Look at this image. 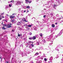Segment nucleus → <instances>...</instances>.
<instances>
[{
    "mask_svg": "<svg viewBox=\"0 0 63 63\" xmlns=\"http://www.w3.org/2000/svg\"><path fill=\"white\" fill-rule=\"evenodd\" d=\"M63 31V30H62L57 35H56L55 37H54V38H53V35L52 34L50 35L49 36H47V38L48 39L47 40L48 41H49V39H51L52 40L51 41V42H53L54 39L56 38L58 36H59L61 35Z\"/></svg>",
    "mask_w": 63,
    "mask_h": 63,
    "instance_id": "obj_1",
    "label": "nucleus"
},
{
    "mask_svg": "<svg viewBox=\"0 0 63 63\" xmlns=\"http://www.w3.org/2000/svg\"><path fill=\"white\" fill-rule=\"evenodd\" d=\"M16 5H19L21 4V2L20 1H15Z\"/></svg>",
    "mask_w": 63,
    "mask_h": 63,
    "instance_id": "obj_2",
    "label": "nucleus"
},
{
    "mask_svg": "<svg viewBox=\"0 0 63 63\" xmlns=\"http://www.w3.org/2000/svg\"><path fill=\"white\" fill-rule=\"evenodd\" d=\"M53 59V57H51L49 59V61H48V63H50V62H52V60Z\"/></svg>",
    "mask_w": 63,
    "mask_h": 63,
    "instance_id": "obj_3",
    "label": "nucleus"
},
{
    "mask_svg": "<svg viewBox=\"0 0 63 63\" xmlns=\"http://www.w3.org/2000/svg\"><path fill=\"white\" fill-rule=\"evenodd\" d=\"M56 3H61V0H56Z\"/></svg>",
    "mask_w": 63,
    "mask_h": 63,
    "instance_id": "obj_4",
    "label": "nucleus"
},
{
    "mask_svg": "<svg viewBox=\"0 0 63 63\" xmlns=\"http://www.w3.org/2000/svg\"><path fill=\"white\" fill-rule=\"evenodd\" d=\"M32 25V24L31 23H30V24L29 23V25H28L27 26H28L29 27H31Z\"/></svg>",
    "mask_w": 63,
    "mask_h": 63,
    "instance_id": "obj_5",
    "label": "nucleus"
},
{
    "mask_svg": "<svg viewBox=\"0 0 63 63\" xmlns=\"http://www.w3.org/2000/svg\"><path fill=\"white\" fill-rule=\"evenodd\" d=\"M45 57H46V56H41L40 58V59H41L42 60H43V58H45Z\"/></svg>",
    "mask_w": 63,
    "mask_h": 63,
    "instance_id": "obj_6",
    "label": "nucleus"
},
{
    "mask_svg": "<svg viewBox=\"0 0 63 63\" xmlns=\"http://www.w3.org/2000/svg\"><path fill=\"white\" fill-rule=\"evenodd\" d=\"M22 20L23 21H24L25 22H28V21L26 20V19H25V18H23L22 19Z\"/></svg>",
    "mask_w": 63,
    "mask_h": 63,
    "instance_id": "obj_7",
    "label": "nucleus"
},
{
    "mask_svg": "<svg viewBox=\"0 0 63 63\" xmlns=\"http://www.w3.org/2000/svg\"><path fill=\"white\" fill-rule=\"evenodd\" d=\"M12 25V24H11L10 25L8 24L7 25V28H10V27H11V25Z\"/></svg>",
    "mask_w": 63,
    "mask_h": 63,
    "instance_id": "obj_8",
    "label": "nucleus"
},
{
    "mask_svg": "<svg viewBox=\"0 0 63 63\" xmlns=\"http://www.w3.org/2000/svg\"><path fill=\"white\" fill-rule=\"evenodd\" d=\"M15 17V16H11L10 17V18H11V20H12V19H13V18H14Z\"/></svg>",
    "mask_w": 63,
    "mask_h": 63,
    "instance_id": "obj_9",
    "label": "nucleus"
},
{
    "mask_svg": "<svg viewBox=\"0 0 63 63\" xmlns=\"http://www.w3.org/2000/svg\"><path fill=\"white\" fill-rule=\"evenodd\" d=\"M57 4H55L54 5H53V6L54 7V9H56V8H55V7H56L57 6Z\"/></svg>",
    "mask_w": 63,
    "mask_h": 63,
    "instance_id": "obj_10",
    "label": "nucleus"
},
{
    "mask_svg": "<svg viewBox=\"0 0 63 63\" xmlns=\"http://www.w3.org/2000/svg\"><path fill=\"white\" fill-rule=\"evenodd\" d=\"M42 61L41 60L40 61H37L36 62V63H42Z\"/></svg>",
    "mask_w": 63,
    "mask_h": 63,
    "instance_id": "obj_11",
    "label": "nucleus"
},
{
    "mask_svg": "<svg viewBox=\"0 0 63 63\" xmlns=\"http://www.w3.org/2000/svg\"><path fill=\"white\" fill-rule=\"evenodd\" d=\"M18 37H20V38L22 39V34H18Z\"/></svg>",
    "mask_w": 63,
    "mask_h": 63,
    "instance_id": "obj_12",
    "label": "nucleus"
},
{
    "mask_svg": "<svg viewBox=\"0 0 63 63\" xmlns=\"http://www.w3.org/2000/svg\"><path fill=\"white\" fill-rule=\"evenodd\" d=\"M21 24L20 23V22H17V25H21Z\"/></svg>",
    "mask_w": 63,
    "mask_h": 63,
    "instance_id": "obj_13",
    "label": "nucleus"
},
{
    "mask_svg": "<svg viewBox=\"0 0 63 63\" xmlns=\"http://www.w3.org/2000/svg\"><path fill=\"white\" fill-rule=\"evenodd\" d=\"M32 40H35L36 39V36H34L32 37Z\"/></svg>",
    "mask_w": 63,
    "mask_h": 63,
    "instance_id": "obj_14",
    "label": "nucleus"
},
{
    "mask_svg": "<svg viewBox=\"0 0 63 63\" xmlns=\"http://www.w3.org/2000/svg\"><path fill=\"white\" fill-rule=\"evenodd\" d=\"M26 2L25 3H26V4H28V3L29 2V1L28 0H25Z\"/></svg>",
    "mask_w": 63,
    "mask_h": 63,
    "instance_id": "obj_15",
    "label": "nucleus"
},
{
    "mask_svg": "<svg viewBox=\"0 0 63 63\" xmlns=\"http://www.w3.org/2000/svg\"><path fill=\"white\" fill-rule=\"evenodd\" d=\"M36 45H40V42H37L36 44Z\"/></svg>",
    "mask_w": 63,
    "mask_h": 63,
    "instance_id": "obj_16",
    "label": "nucleus"
},
{
    "mask_svg": "<svg viewBox=\"0 0 63 63\" xmlns=\"http://www.w3.org/2000/svg\"><path fill=\"white\" fill-rule=\"evenodd\" d=\"M33 42H32V44H31V46L32 47H33L34 46V45L33 44Z\"/></svg>",
    "mask_w": 63,
    "mask_h": 63,
    "instance_id": "obj_17",
    "label": "nucleus"
},
{
    "mask_svg": "<svg viewBox=\"0 0 63 63\" xmlns=\"http://www.w3.org/2000/svg\"><path fill=\"white\" fill-rule=\"evenodd\" d=\"M38 54H39V53L37 52L35 53V55L36 56L37 55H38Z\"/></svg>",
    "mask_w": 63,
    "mask_h": 63,
    "instance_id": "obj_18",
    "label": "nucleus"
},
{
    "mask_svg": "<svg viewBox=\"0 0 63 63\" xmlns=\"http://www.w3.org/2000/svg\"><path fill=\"white\" fill-rule=\"evenodd\" d=\"M26 7L27 9H29L30 8V7L29 6H26Z\"/></svg>",
    "mask_w": 63,
    "mask_h": 63,
    "instance_id": "obj_19",
    "label": "nucleus"
},
{
    "mask_svg": "<svg viewBox=\"0 0 63 63\" xmlns=\"http://www.w3.org/2000/svg\"><path fill=\"white\" fill-rule=\"evenodd\" d=\"M52 27H55V25L54 24H52Z\"/></svg>",
    "mask_w": 63,
    "mask_h": 63,
    "instance_id": "obj_20",
    "label": "nucleus"
},
{
    "mask_svg": "<svg viewBox=\"0 0 63 63\" xmlns=\"http://www.w3.org/2000/svg\"><path fill=\"white\" fill-rule=\"evenodd\" d=\"M42 42H44V43H46V40L45 39H43L42 40Z\"/></svg>",
    "mask_w": 63,
    "mask_h": 63,
    "instance_id": "obj_21",
    "label": "nucleus"
},
{
    "mask_svg": "<svg viewBox=\"0 0 63 63\" xmlns=\"http://www.w3.org/2000/svg\"><path fill=\"white\" fill-rule=\"evenodd\" d=\"M61 19V18H57V20H60Z\"/></svg>",
    "mask_w": 63,
    "mask_h": 63,
    "instance_id": "obj_22",
    "label": "nucleus"
},
{
    "mask_svg": "<svg viewBox=\"0 0 63 63\" xmlns=\"http://www.w3.org/2000/svg\"><path fill=\"white\" fill-rule=\"evenodd\" d=\"M29 40H33L32 37H29Z\"/></svg>",
    "mask_w": 63,
    "mask_h": 63,
    "instance_id": "obj_23",
    "label": "nucleus"
},
{
    "mask_svg": "<svg viewBox=\"0 0 63 63\" xmlns=\"http://www.w3.org/2000/svg\"><path fill=\"white\" fill-rule=\"evenodd\" d=\"M37 28L36 27H35L34 28V30H37Z\"/></svg>",
    "mask_w": 63,
    "mask_h": 63,
    "instance_id": "obj_24",
    "label": "nucleus"
},
{
    "mask_svg": "<svg viewBox=\"0 0 63 63\" xmlns=\"http://www.w3.org/2000/svg\"><path fill=\"white\" fill-rule=\"evenodd\" d=\"M59 57V56H58V55H57V56L56 57V58H58Z\"/></svg>",
    "mask_w": 63,
    "mask_h": 63,
    "instance_id": "obj_25",
    "label": "nucleus"
},
{
    "mask_svg": "<svg viewBox=\"0 0 63 63\" xmlns=\"http://www.w3.org/2000/svg\"><path fill=\"white\" fill-rule=\"evenodd\" d=\"M8 8H9V7L8 6H7L5 7V9H8Z\"/></svg>",
    "mask_w": 63,
    "mask_h": 63,
    "instance_id": "obj_26",
    "label": "nucleus"
},
{
    "mask_svg": "<svg viewBox=\"0 0 63 63\" xmlns=\"http://www.w3.org/2000/svg\"><path fill=\"white\" fill-rule=\"evenodd\" d=\"M55 49V50H57L58 51H59V49H57V48H56Z\"/></svg>",
    "mask_w": 63,
    "mask_h": 63,
    "instance_id": "obj_27",
    "label": "nucleus"
},
{
    "mask_svg": "<svg viewBox=\"0 0 63 63\" xmlns=\"http://www.w3.org/2000/svg\"><path fill=\"white\" fill-rule=\"evenodd\" d=\"M46 7H47V8H49L50 7V6L49 5H48Z\"/></svg>",
    "mask_w": 63,
    "mask_h": 63,
    "instance_id": "obj_28",
    "label": "nucleus"
},
{
    "mask_svg": "<svg viewBox=\"0 0 63 63\" xmlns=\"http://www.w3.org/2000/svg\"><path fill=\"white\" fill-rule=\"evenodd\" d=\"M27 25H27L26 24H24V26H27Z\"/></svg>",
    "mask_w": 63,
    "mask_h": 63,
    "instance_id": "obj_29",
    "label": "nucleus"
},
{
    "mask_svg": "<svg viewBox=\"0 0 63 63\" xmlns=\"http://www.w3.org/2000/svg\"><path fill=\"white\" fill-rule=\"evenodd\" d=\"M44 61H47V59L45 58L44 59Z\"/></svg>",
    "mask_w": 63,
    "mask_h": 63,
    "instance_id": "obj_30",
    "label": "nucleus"
},
{
    "mask_svg": "<svg viewBox=\"0 0 63 63\" xmlns=\"http://www.w3.org/2000/svg\"><path fill=\"white\" fill-rule=\"evenodd\" d=\"M35 37H36L37 38H38V35H35Z\"/></svg>",
    "mask_w": 63,
    "mask_h": 63,
    "instance_id": "obj_31",
    "label": "nucleus"
},
{
    "mask_svg": "<svg viewBox=\"0 0 63 63\" xmlns=\"http://www.w3.org/2000/svg\"><path fill=\"white\" fill-rule=\"evenodd\" d=\"M14 2H15V1H14V0H11V2H12V3Z\"/></svg>",
    "mask_w": 63,
    "mask_h": 63,
    "instance_id": "obj_32",
    "label": "nucleus"
},
{
    "mask_svg": "<svg viewBox=\"0 0 63 63\" xmlns=\"http://www.w3.org/2000/svg\"><path fill=\"white\" fill-rule=\"evenodd\" d=\"M40 36L42 37V33H40Z\"/></svg>",
    "mask_w": 63,
    "mask_h": 63,
    "instance_id": "obj_33",
    "label": "nucleus"
},
{
    "mask_svg": "<svg viewBox=\"0 0 63 63\" xmlns=\"http://www.w3.org/2000/svg\"><path fill=\"white\" fill-rule=\"evenodd\" d=\"M21 13H22V14H23V10H22L21 11Z\"/></svg>",
    "mask_w": 63,
    "mask_h": 63,
    "instance_id": "obj_34",
    "label": "nucleus"
},
{
    "mask_svg": "<svg viewBox=\"0 0 63 63\" xmlns=\"http://www.w3.org/2000/svg\"><path fill=\"white\" fill-rule=\"evenodd\" d=\"M2 29L5 30V29H6V28H5V27H2Z\"/></svg>",
    "mask_w": 63,
    "mask_h": 63,
    "instance_id": "obj_35",
    "label": "nucleus"
},
{
    "mask_svg": "<svg viewBox=\"0 0 63 63\" xmlns=\"http://www.w3.org/2000/svg\"><path fill=\"white\" fill-rule=\"evenodd\" d=\"M2 17H1V16H0V20H2Z\"/></svg>",
    "mask_w": 63,
    "mask_h": 63,
    "instance_id": "obj_36",
    "label": "nucleus"
},
{
    "mask_svg": "<svg viewBox=\"0 0 63 63\" xmlns=\"http://www.w3.org/2000/svg\"><path fill=\"white\" fill-rule=\"evenodd\" d=\"M51 3H53V2H54V1L53 0H51Z\"/></svg>",
    "mask_w": 63,
    "mask_h": 63,
    "instance_id": "obj_37",
    "label": "nucleus"
},
{
    "mask_svg": "<svg viewBox=\"0 0 63 63\" xmlns=\"http://www.w3.org/2000/svg\"><path fill=\"white\" fill-rule=\"evenodd\" d=\"M9 7H12V5L11 4H9Z\"/></svg>",
    "mask_w": 63,
    "mask_h": 63,
    "instance_id": "obj_38",
    "label": "nucleus"
},
{
    "mask_svg": "<svg viewBox=\"0 0 63 63\" xmlns=\"http://www.w3.org/2000/svg\"><path fill=\"white\" fill-rule=\"evenodd\" d=\"M12 20V21L11 22H12V23H13V22H14V20Z\"/></svg>",
    "mask_w": 63,
    "mask_h": 63,
    "instance_id": "obj_39",
    "label": "nucleus"
},
{
    "mask_svg": "<svg viewBox=\"0 0 63 63\" xmlns=\"http://www.w3.org/2000/svg\"><path fill=\"white\" fill-rule=\"evenodd\" d=\"M29 43H32V42H31V41H29Z\"/></svg>",
    "mask_w": 63,
    "mask_h": 63,
    "instance_id": "obj_40",
    "label": "nucleus"
},
{
    "mask_svg": "<svg viewBox=\"0 0 63 63\" xmlns=\"http://www.w3.org/2000/svg\"><path fill=\"white\" fill-rule=\"evenodd\" d=\"M21 16H23V14H21Z\"/></svg>",
    "mask_w": 63,
    "mask_h": 63,
    "instance_id": "obj_41",
    "label": "nucleus"
},
{
    "mask_svg": "<svg viewBox=\"0 0 63 63\" xmlns=\"http://www.w3.org/2000/svg\"><path fill=\"white\" fill-rule=\"evenodd\" d=\"M32 32H30V34H29L30 35H32Z\"/></svg>",
    "mask_w": 63,
    "mask_h": 63,
    "instance_id": "obj_42",
    "label": "nucleus"
},
{
    "mask_svg": "<svg viewBox=\"0 0 63 63\" xmlns=\"http://www.w3.org/2000/svg\"><path fill=\"white\" fill-rule=\"evenodd\" d=\"M21 8H19L18 10L19 11H21Z\"/></svg>",
    "mask_w": 63,
    "mask_h": 63,
    "instance_id": "obj_43",
    "label": "nucleus"
},
{
    "mask_svg": "<svg viewBox=\"0 0 63 63\" xmlns=\"http://www.w3.org/2000/svg\"><path fill=\"white\" fill-rule=\"evenodd\" d=\"M52 43H50L49 44V45L50 46H51V45H52Z\"/></svg>",
    "mask_w": 63,
    "mask_h": 63,
    "instance_id": "obj_44",
    "label": "nucleus"
},
{
    "mask_svg": "<svg viewBox=\"0 0 63 63\" xmlns=\"http://www.w3.org/2000/svg\"><path fill=\"white\" fill-rule=\"evenodd\" d=\"M4 13H2L1 14V15H4Z\"/></svg>",
    "mask_w": 63,
    "mask_h": 63,
    "instance_id": "obj_45",
    "label": "nucleus"
},
{
    "mask_svg": "<svg viewBox=\"0 0 63 63\" xmlns=\"http://www.w3.org/2000/svg\"><path fill=\"white\" fill-rule=\"evenodd\" d=\"M31 2H32V1H30L29 2L30 3H31Z\"/></svg>",
    "mask_w": 63,
    "mask_h": 63,
    "instance_id": "obj_46",
    "label": "nucleus"
},
{
    "mask_svg": "<svg viewBox=\"0 0 63 63\" xmlns=\"http://www.w3.org/2000/svg\"><path fill=\"white\" fill-rule=\"evenodd\" d=\"M31 63H33V61H32L31 62Z\"/></svg>",
    "mask_w": 63,
    "mask_h": 63,
    "instance_id": "obj_47",
    "label": "nucleus"
},
{
    "mask_svg": "<svg viewBox=\"0 0 63 63\" xmlns=\"http://www.w3.org/2000/svg\"><path fill=\"white\" fill-rule=\"evenodd\" d=\"M26 12V10H25L24 11V13H25Z\"/></svg>",
    "mask_w": 63,
    "mask_h": 63,
    "instance_id": "obj_48",
    "label": "nucleus"
},
{
    "mask_svg": "<svg viewBox=\"0 0 63 63\" xmlns=\"http://www.w3.org/2000/svg\"><path fill=\"white\" fill-rule=\"evenodd\" d=\"M12 32H14V30H12Z\"/></svg>",
    "mask_w": 63,
    "mask_h": 63,
    "instance_id": "obj_49",
    "label": "nucleus"
},
{
    "mask_svg": "<svg viewBox=\"0 0 63 63\" xmlns=\"http://www.w3.org/2000/svg\"><path fill=\"white\" fill-rule=\"evenodd\" d=\"M8 25H7V24H5V26H7Z\"/></svg>",
    "mask_w": 63,
    "mask_h": 63,
    "instance_id": "obj_50",
    "label": "nucleus"
},
{
    "mask_svg": "<svg viewBox=\"0 0 63 63\" xmlns=\"http://www.w3.org/2000/svg\"><path fill=\"white\" fill-rule=\"evenodd\" d=\"M11 1H8V3H11Z\"/></svg>",
    "mask_w": 63,
    "mask_h": 63,
    "instance_id": "obj_51",
    "label": "nucleus"
},
{
    "mask_svg": "<svg viewBox=\"0 0 63 63\" xmlns=\"http://www.w3.org/2000/svg\"><path fill=\"white\" fill-rule=\"evenodd\" d=\"M56 16H58V14H57L56 15Z\"/></svg>",
    "mask_w": 63,
    "mask_h": 63,
    "instance_id": "obj_52",
    "label": "nucleus"
},
{
    "mask_svg": "<svg viewBox=\"0 0 63 63\" xmlns=\"http://www.w3.org/2000/svg\"><path fill=\"white\" fill-rule=\"evenodd\" d=\"M43 17H46V15H44Z\"/></svg>",
    "mask_w": 63,
    "mask_h": 63,
    "instance_id": "obj_53",
    "label": "nucleus"
},
{
    "mask_svg": "<svg viewBox=\"0 0 63 63\" xmlns=\"http://www.w3.org/2000/svg\"><path fill=\"white\" fill-rule=\"evenodd\" d=\"M48 4H49V2H48V4H46V5H48Z\"/></svg>",
    "mask_w": 63,
    "mask_h": 63,
    "instance_id": "obj_54",
    "label": "nucleus"
},
{
    "mask_svg": "<svg viewBox=\"0 0 63 63\" xmlns=\"http://www.w3.org/2000/svg\"><path fill=\"white\" fill-rule=\"evenodd\" d=\"M4 20L6 21V22H7V20Z\"/></svg>",
    "mask_w": 63,
    "mask_h": 63,
    "instance_id": "obj_55",
    "label": "nucleus"
},
{
    "mask_svg": "<svg viewBox=\"0 0 63 63\" xmlns=\"http://www.w3.org/2000/svg\"><path fill=\"white\" fill-rule=\"evenodd\" d=\"M39 53H40V54H41L42 53V52H40Z\"/></svg>",
    "mask_w": 63,
    "mask_h": 63,
    "instance_id": "obj_56",
    "label": "nucleus"
},
{
    "mask_svg": "<svg viewBox=\"0 0 63 63\" xmlns=\"http://www.w3.org/2000/svg\"><path fill=\"white\" fill-rule=\"evenodd\" d=\"M37 22H38V23H39V21H37Z\"/></svg>",
    "mask_w": 63,
    "mask_h": 63,
    "instance_id": "obj_57",
    "label": "nucleus"
},
{
    "mask_svg": "<svg viewBox=\"0 0 63 63\" xmlns=\"http://www.w3.org/2000/svg\"><path fill=\"white\" fill-rule=\"evenodd\" d=\"M2 18H4V16H2Z\"/></svg>",
    "mask_w": 63,
    "mask_h": 63,
    "instance_id": "obj_58",
    "label": "nucleus"
},
{
    "mask_svg": "<svg viewBox=\"0 0 63 63\" xmlns=\"http://www.w3.org/2000/svg\"><path fill=\"white\" fill-rule=\"evenodd\" d=\"M37 49V50H40V49Z\"/></svg>",
    "mask_w": 63,
    "mask_h": 63,
    "instance_id": "obj_59",
    "label": "nucleus"
},
{
    "mask_svg": "<svg viewBox=\"0 0 63 63\" xmlns=\"http://www.w3.org/2000/svg\"><path fill=\"white\" fill-rule=\"evenodd\" d=\"M26 19H27V16H26Z\"/></svg>",
    "mask_w": 63,
    "mask_h": 63,
    "instance_id": "obj_60",
    "label": "nucleus"
},
{
    "mask_svg": "<svg viewBox=\"0 0 63 63\" xmlns=\"http://www.w3.org/2000/svg\"><path fill=\"white\" fill-rule=\"evenodd\" d=\"M0 58L1 59V61H2V58H1V57H0Z\"/></svg>",
    "mask_w": 63,
    "mask_h": 63,
    "instance_id": "obj_61",
    "label": "nucleus"
},
{
    "mask_svg": "<svg viewBox=\"0 0 63 63\" xmlns=\"http://www.w3.org/2000/svg\"><path fill=\"white\" fill-rule=\"evenodd\" d=\"M43 56H45V54H43Z\"/></svg>",
    "mask_w": 63,
    "mask_h": 63,
    "instance_id": "obj_62",
    "label": "nucleus"
},
{
    "mask_svg": "<svg viewBox=\"0 0 63 63\" xmlns=\"http://www.w3.org/2000/svg\"><path fill=\"white\" fill-rule=\"evenodd\" d=\"M25 28H27V27H26H26H25Z\"/></svg>",
    "mask_w": 63,
    "mask_h": 63,
    "instance_id": "obj_63",
    "label": "nucleus"
},
{
    "mask_svg": "<svg viewBox=\"0 0 63 63\" xmlns=\"http://www.w3.org/2000/svg\"><path fill=\"white\" fill-rule=\"evenodd\" d=\"M29 48H31V47H29Z\"/></svg>",
    "mask_w": 63,
    "mask_h": 63,
    "instance_id": "obj_64",
    "label": "nucleus"
}]
</instances>
